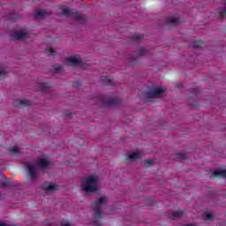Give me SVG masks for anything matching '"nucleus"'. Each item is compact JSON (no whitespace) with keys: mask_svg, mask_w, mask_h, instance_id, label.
Here are the masks:
<instances>
[{"mask_svg":"<svg viewBox=\"0 0 226 226\" xmlns=\"http://www.w3.org/2000/svg\"><path fill=\"white\" fill-rule=\"evenodd\" d=\"M0 226H10V225H8V224H6V223L2 222V223H0Z\"/></svg>","mask_w":226,"mask_h":226,"instance_id":"nucleus-32","label":"nucleus"},{"mask_svg":"<svg viewBox=\"0 0 226 226\" xmlns=\"http://www.w3.org/2000/svg\"><path fill=\"white\" fill-rule=\"evenodd\" d=\"M140 156H142V154L140 152H135L132 153L131 154H129V160H139V158H140Z\"/></svg>","mask_w":226,"mask_h":226,"instance_id":"nucleus-17","label":"nucleus"},{"mask_svg":"<svg viewBox=\"0 0 226 226\" xmlns=\"http://www.w3.org/2000/svg\"><path fill=\"white\" fill-rule=\"evenodd\" d=\"M8 72L6 71H4V69H0V80L4 79V77H6V74Z\"/></svg>","mask_w":226,"mask_h":226,"instance_id":"nucleus-26","label":"nucleus"},{"mask_svg":"<svg viewBox=\"0 0 226 226\" xmlns=\"http://www.w3.org/2000/svg\"><path fill=\"white\" fill-rule=\"evenodd\" d=\"M81 187L87 193H93L96 192L98 190V177H87Z\"/></svg>","mask_w":226,"mask_h":226,"instance_id":"nucleus-1","label":"nucleus"},{"mask_svg":"<svg viewBox=\"0 0 226 226\" xmlns=\"http://www.w3.org/2000/svg\"><path fill=\"white\" fill-rule=\"evenodd\" d=\"M191 105H195V104H193V103H191Z\"/></svg>","mask_w":226,"mask_h":226,"instance_id":"nucleus-34","label":"nucleus"},{"mask_svg":"<svg viewBox=\"0 0 226 226\" xmlns=\"http://www.w3.org/2000/svg\"><path fill=\"white\" fill-rule=\"evenodd\" d=\"M16 19H17V15H16V14H11V15L9 16V19H10V20H16Z\"/></svg>","mask_w":226,"mask_h":226,"instance_id":"nucleus-29","label":"nucleus"},{"mask_svg":"<svg viewBox=\"0 0 226 226\" xmlns=\"http://www.w3.org/2000/svg\"><path fill=\"white\" fill-rule=\"evenodd\" d=\"M192 45L193 49H202V47H204V42H202V41H194Z\"/></svg>","mask_w":226,"mask_h":226,"instance_id":"nucleus-19","label":"nucleus"},{"mask_svg":"<svg viewBox=\"0 0 226 226\" xmlns=\"http://www.w3.org/2000/svg\"><path fill=\"white\" fill-rule=\"evenodd\" d=\"M162 93H163V88L155 87L153 88L151 91L146 92L145 96L149 100L153 98H160V96H162Z\"/></svg>","mask_w":226,"mask_h":226,"instance_id":"nucleus-5","label":"nucleus"},{"mask_svg":"<svg viewBox=\"0 0 226 226\" xmlns=\"http://www.w3.org/2000/svg\"><path fill=\"white\" fill-rule=\"evenodd\" d=\"M138 54H139V56H146V54H147V51L146 50V49L141 48V49H139Z\"/></svg>","mask_w":226,"mask_h":226,"instance_id":"nucleus-27","label":"nucleus"},{"mask_svg":"<svg viewBox=\"0 0 226 226\" xmlns=\"http://www.w3.org/2000/svg\"><path fill=\"white\" fill-rule=\"evenodd\" d=\"M206 218H207V220H211V218H213V215L209 213H207L206 214Z\"/></svg>","mask_w":226,"mask_h":226,"instance_id":"nucleus-30","label":"nucleus"},{"mask_svg":"<svg viewBox=\"0 0 226 226\" xmlns=\"http://www.w3.org/2000/svg\"><path fill=\"white\" fill-rule=\"evenodd\" d=\"M29 105H31V101H28V100H16L14 102V106L18 107V109L29 107Z\"/></svg>","mask_w":226,"mask_h":226,"instance_id":"nucleus-8","label":"nucleus"},{"mask_svg":"<svg viewBox=\"0 0 226 226\" xmlns=\"http://www.w3.org/2000/svg\"><path fill=\"white\" fill-rule=\"evenodd\" d=\"M123 101L118 98H110L107 95H101L98 97V104L101 107H117V105H121Z\"/></svg>","mask_w":226,"mask_h":226,"instance_id":"nucleus-2","label":"nucleus"},{"mask_svg":"<svg viewBox=\"0 0 226 226\" xmlns=\"http://www.w3.org/2000/svg\"><path fill=\"white\" fill-rule=\"evenodd\" d=\"M181 216H183V211H175L171 213L170 218H171V220H177L181 218Z\"/></svg>","mask_w":226,"mask_h":226,"instance_id":"nucleus-14","label":"nucleus"},{"mask_svg":"<svg viewBox=\"0 0 226 226\" xmlns=\"http://www.w3.org/2000/svg\"><path fill=\"white\" fill-rule=\"evenodd\" d=\"M2 186H4V188H7V186H8V182L3 181V182H2Z\"/></svg>","mask_w":226,"mask_h":226,"instance_id":"nucleus-31","label":"nucleus"},{"mask_svg":"<svg viewBox=\"0 0 226 226\" xmlns=\"http://www.w3.org/2000/svg\"><path fill=\"white\" fill-rule=\"evenodd\" d=\"M39 89L40 91H42V93H45L50 89V85L49 83H40Z\"/></svg>","mask_w":226,"mask_h":226,"instance_id":"nucleus-16","label":"nucleus"},{"mask_svg":"<svg viewBox=\"0 0 226 226\" xmlns=\"http://www.w3.org/2000/svg\"><path fill=\"white\" fill-rule=\"evenodd\" d=\"M217 16L219 17V19H226V9H222L221 10Z\"/></svg>","mask_w":226,"mask_h":226,"instance_id":"nucleus-23","label":"nucleus"},{"mask_svg":"<svg viewBox=\"0 0 226 226\" xmlns=\"http://www.w3.org/2000/svg\"><path fill=\"white\" fill-rule=\"evenodd\" d=\"M50 11L45 10H36L34 13V19H46V17H50Z\"/></svg>","mask_w":226,"mask_h":226,"instance_id":"nucleus-6","label":"nucleus"},{"mask_svg":"<svg viewBox=\"0 0 226 226\" xmlns=\"http://www.w3.org/2000/svg\"><path fill=\"white\" fill-rule=\"evenodd\" d=\"M101 80L104 86H112V79L108 76H102Z\"/></svg>","mask_w":226,"mask_h":226,"instance_id":"nucleus-15","label":"nucleus"},{"mask_svg":"<svg viewBox=\"0 0 226 226\" xmlns=\"http://www.w3.org/2000/svg\"><path fill=\"white\" fill-rule=\"evenodd\" d=\"M25 167L26 169L27 174L32 181H34L38 177V168L35 164L26 162Z\"/></svg>","mask_w":226,"mask_h":226,"instance_id":"nucleus-4","label":"nucleus"},{"mask_svg":"<svg viewBox=\"0 0 226 226\" xmlns=\"http://www.w3.org/2000/svg\"><path fill=\"white\" fill-rule=\"evenodd\" d=\"M65 117H70V115H65Z\"/></svg>","mask_w":226,"mask_h":226,"instance_id":"nucleus-33","label":"nucleus"},{"mask_svg":"<svg viewBox=\"0 0 226 226\" xmlns=\"http://www.w3.org/2000/svg\"><path fill=\"white\" fill-rule=\"evenodd\" d=\"M42 190H44V192H47L48 193H52V192L57 191L58 187L56 185H43Z\"/></svg>","mask_w":226,"mask_h":226,"instance_id":"nucleus-10","label":"nucleus"},{"mask_svg":"<svg viewBox=\"0 0 226 226\" xmlns=\"http://www.w3.org/2000/svg\"><path fill=\"white\" fill-rule=\"evenodd\" d=\"M60 9L62 10V15L72 17L73 19L77 20L78 22H86V19L84 18V16L77 11L69 10L66 6H61Z\"/></svg>","mask_w":226,"mask_h":226,"instance_id":"nucleus-3","label":"nucleus"},{"mask_svg":"<svg viewBox=\"0 0 226 226\" xmlns=\"http://www.w3.org/2000/svg\"><path fill=\"white\" fill-rule=\"evenodd\" d=\"M11 37L14 40H24V39L27 38V34H26L24 32H14V33H12Z\"/></svg>","mask_w":226,"mask_h":226,"instance_id":"nucleus-11","label":"nucleus"},{"mask_svg":"<svg viewBox=\"0 0 226 226\" xmlns=\"http://www.w3.org/2000/svg\"><path fill=\"white\" fill-rule=\"evenodd\" d=\"M38 165L41 169H47V167H49V161L45 158H41L39 160Z\"/></svg>","mask_w":226,"mask_h":226,"instance_id":"nucleus-13","label":"nucleus"},{"mask_svg":"<svg viewBox=\"0 0 226 226\" xmlns=\"http://www.w3.org/2000/svg\"><path fill=\"white\" fill-rule=\"evenodd\" d=\"M54 49L49 48L46 49V54H48V56H54Z\"/></svg>","mask_w":226,"mask_h":226,"instance_id":"nucleus-28","label":"nucleus"},{"mask_svg":"<svg viewBox=\"0 0 226 226\" xmlns=\"http://www.w3.org/2000/svg\"><path fill=\"white\" fill-rule=\"evenodd\" d=\"M7 150L11 154H19V153H20V149H19L18 147H10Z\"/></svg>","mask_w":226,"mask_h":226,"instance_id":"nucleus-21","label":"nucleus"},{"mask_svg":"<svg viewBox=\"0 0 226 226\" xmlns=\"http://www.w3.org/2000/svg\"><path fill=\"white\" fill-rule=\"evenodd\" d=\"M200 93V88L199 87L191 89L190 94L188 95L189 100H192V102H196L197 96H199Z\"/></svg>","mask_w":226,"mask_h":226,"instance_id":"nucleus-9","label":"nucleus"},{"mask_svg":"<svg viewBox=\"0 0 226 226\" xmlns=\"http://www.w3.org/2000/svg\"><path fill=\"white\" fill-rule=\"evenodd\" d=\"M66 63L71 66H82V60L75 56H71L66 59Z\"/></svg>","mask_w":226,"mask_h":226,"instance_id":"nucleus-7","label":"nucleus"},{"mask_svg":"<svg viewBox=\"0 0 226 226\" xmlns=\"http://www.w3.org/2000/svg\"><path fill=\"white\" fill-rule=\"evenodd\" d=\"M132 41H139V40H141L143 38L142 34H133L132 35Z\"/></svg>","mask_w":226,"mask_h":226,"instance_id":"nucleus-22","label":"nucleus"},{"mask_svg":"<svg viewBox=\"0 0 226 226\" xmlns=\"http://www.w3.org/2000/svg\"><path fill=\"white\" fill-rule=\"evenodd\" d=\"M53 68H54L56 73H57V72H61V70H63V66H61V64H55L53 66Z\"/></svg>","mask_w":226,"mask_h":226,"instance_id":"nucleus-25","label":"nucleus"},{"mask_svg":"<svg viewBox=\"0 0 226 226\" xmlns=\"http://www.w3.org/2000/svg\"><path fill=\"white\" fill-rule=\"evenodd\" d=\"M226 177V170H216L212 172V177Z\"/></svg>","mask_w":226,"mask_h":226,"instance_id":"nucleus-12","label":"nucleus"},{"mask_svg":"<svg viewBox=\"0 0 226 226\" xmlns=\"http://www.w3.org/2000/svg\"><path fill=\"white\" fill-rule=\"evenodd\" d=\"M167 24H179V18L170 17L166 19Z\"/></svg>","mask_w":226,"mask_h":226,"instance_id":"nucleus-18","label":"nucleus"},{"mask_svg":"<svg viewBox=\"0 0 226 226\" xmlns=\"http://www.w3.org/2000/svg\"><path fill=\"white\" fill-rule=\"evenodd\" d=\"M176 160L177 162H184V160H186V154L185 153H178V154H177Z\"/></svg>","mask_w":226,"mask_h":226,"instance_id":"nucleus-20","label":"nucleus"},{"mask_svg":"<svg viewBox=\"0 0 226 226\" xmlns=\"http://www.w3.org/2000/svg\"><path fill=\"white\" fill-rule=\"evenodd\" d=\"M153 165H154V162L153 160H146L144 162L145 167H153Z\"/></svg>","mask_w":226,"mask_h":226,"instance_id":"nucleus-24","label":"nucleus"}]
</instances>
